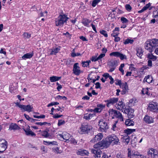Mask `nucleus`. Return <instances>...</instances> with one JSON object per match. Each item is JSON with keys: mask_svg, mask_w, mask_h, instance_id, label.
I'll return each mask as SVG.
<instances>
[{"mask_svg": "<svg viewBox=\"0 0 158 158\" xmlns=\"http://www.w3.org/2000/svg\"><path fill=\"white\" fill-rule=\"evenodd\" d=\"M111 143H112V145L120 144L118 139L114 135L108 136L105 139H103L101 142L94 145V147L96 148L102 147L107 148Z\"/></svg>", "mask_w": 158, "mask_h": 158, "instance_id": "obj_1", "label": "nucleus"}, {"mask_svg": "<svg viewBox=\"0 0 158 158\" xmlns=\"http://www.w3.org/2000/svg\"><path fill=\"white\" fill-rule=\"evenodd\" d=\"M65 15H60L55 20V24L57 26L62 27L65 23H66L68 19Z\"/></svg>", "mask_w": 158, "mask_h": 158, "instance_id": "obj_2", "label": "nucleus"}, {"mask_svg": "<svg viewBox=\"0 0 158 158\" xmlns=\"http://www.w3.org/2000/svg\"><path fill=\"white\" fill-rule=\"evenodd\" d=\"M92 129V127L91 126L88 124H84L80 127L78 131L81 134H87Z\"/></svg>", "mask_w": 158, "mask_h": 158, "instance_id": "obj_3", "label": "nucleus"}, {"mask_svg": "<svg viewBox=\"0 0 158 158\" xmlns=\"http://www.w3.org/2000/svg\"><path fill=\"white\" fill-rule=\"evenodd\" d=\"M16 106H18L23 111H27L30 112L33 111V107L32 105H22L20 104L19 102H16L15 103Z\"/></svg>", "mask_w": 158, "mask_h": 158, "instance_id": "obj_4", "label": "nucleus"}, {"mask_svg": "<svg viewBox=\"0 0 158 158\" xmlns=\"http://www.w3.org/2000/svg\"><path fill=\"white\" fill-rule=\"evenodd\" d=\"M103 147L100 148H94L95 149H92L91 150V152L93 154V158H100L101 155H102V153L100 150V149H102Z\"/></svg>", "mask_w": 158, "mask_h": 158, "instance_id": "obj_5", "label": "nucleus"}, {"mask_svg": "<svg viewBox=\"0 0 158 158\" xmlns=\"http://www.w3.org/2000/svg\"><path fill=\"white\" fill-rule=\"evenodd\" d=\"M98 125L100 126L101 130L102 131H105L109 128L107 123L103 119L100 120L98 122Z\"/></svg>", "mask_w": 158, "mask_h": 158, "instance_id": "obj_6", "label": "nucleus"}, {"mask_svg": "<svg viewBox=\"0 0 158 158\" xmlns=\"http://www.w3.org/2000/svg\"><path fill=\"white\" fill-rule=\"evenodd\" d=\"M7 142L3 139H0V153L4 151L7 148Z\"/></svg>", "mask_w": 158, "mask_h": 158, "instance_id": "obj_7", "label": "nucleus"}, {"mask_svg": "<svg viewBox=\"0 0 158 158\" xmlns=\"http://www.w3.org/2000/svg\"><path fill=\"white\" fill-rule=\"evenodd\" d=\"M110 56H114L119 57L121 60H123L124 59H126V56L123 54L118 52H113L110 54Z\"/></svg>", "mask_w": 158, "mask_h": 158, "instance_id": "obj_8", "label": "nucleus"}, {"mask_svg": "<svg viewBox=\"0 0 158 158\" xmlns=\"http://www.w3.org/2000/svg\"><path fill=\"white\" fill-rule=\"evenodd\" d=\"M134 110L130 107H128L125 110V113L127 114L129 118H131L134 117L135 116L134 114Z\"/></svg>", "mask_w": 158, "mask_h": 158, "instance_id": "obj_9", "label": "nucleus"}, {"mask_svg": "<svg viewBox=\"0 0 158 158\" xmlns=\"http://www.w3.org/2000/svg\"><path fill=\"white\" fill-rule=\"evenodd\" d=\"M78 63H75L73 66V72L74 74L77 76H78L82 72L80 69V67L78 66Z\"/></svg>", "mask_w": 158, "mask_h": 158, "instance_id": "obj_10", "label": "nucleus"}, {"mask_svg": "<svg viewBox=\"0 0 158 158\" xmlns=\"http://www.w3.org/2000/svg\"><path fill=\"white\" fill-rule=\"evenodd\" d=\"M149 41L153 50L156 47L158 46V39L156 38L152 39L149 40Z\"/></svg>", "mask_w": 158, "mask_h": 158, "instance_id": "obj_11", "label": "nucleus"}, {"mask_svg": "<svg viewBox=\"0 0 158 158\" xmlns=\"http://www.w3.org/2000/svg\"><path fill=\"white\" fill-rule=\"evenodd\" d=\"M118 98H114L106 100L105 102L107 103L106 106L107 107H109V104H114L118 101Z\"/></svg>", "mask_w": 158, "mask_h": 158, "instance_id": "obj_12", "label": "nucleus"}, {"mask_svg": "<svg viewBox=\"0 0 158 158\" xmlns=\"http://www.w3.org/2000/svg\"><path fill=\"white\" fill-rule=\"evenodd\" d=\"M103 137V135L102 133H100L95 136V137L91 140L90 142L94 143L100 140Z\"/></svg>", "mask_w": 158, "mask_h": 158, "instance_id": "obj_13", "label": "nucleus"}, {"mask_svg": "<svg viewBox=\"0 0 158 158\" xmlns=\"http://www.w3.org/2000/svg\"><path fill=\"white\" fill-rule=\"evenodd\" d=\"M128 157L129 158H136V156H141L142 155H140L139 153L136 152H132V153L131 154V152L129 151L128 153ZM137 158H139V157H137Z\"/></svg>", "mask_w": 158, "mask_h": 158, "instance_id": "obj_14", "label": "nucleus"}, {"mask_svg": "<svg viewBox=\"0 0 158 158\" xmlns=\"http://www.w3.org/2000/svg\"><path fill=\"white\" fill-rule=\"evenodd\" d=\"M60 137L62 138L64 140H65L66 142H69V140L70 138V135L66 132H64L62 134L60 135Z\"/></svg>", "mask_w": 158, "mask_h": 158, "instance_id": "obj_15", "label": "nucleus"}, {"mask_svg": "<svg viewBox=\"0 0 158 158\" xmlns=\"http://www.w3.org/2000/svg\"><path fill=\"white\" fill-rule=\"evenodd\" d=\"M145 48L150 52H152L153 51L149 40H147L145 43Z\"/></svg>", "mask_w": 158, "mask_h": 158, "instance_id": "obj_16", "label": "nucleus"}, {"mask_svg": "<svg viewBox=\"0 0 158 158\" xmlns=\"http://www.w3.org/2000/svg\"><path fill=\"white\" fill-rule=\"evenodd\" d=\"M148 108L150 110L156 112L158 110V105L156 103L150 104Z\"/></svg>", "mask_w": 158, "mask_h": 158, "instance_id": "obj_17", "label": "nucleus"}, {"mask_svg": "<svg viewBox=\"0 0 158 158\" xmlns=\"http://www.w3.org/2000/svg\"><path fill=\"white\" fill-rule=\"evenodd\" d=\"M143 121L146 123L150 124L154 122L153 119L151 117L146 115L143 118Z\"/></svg>", "mask_w": 158, "mask_h": 158, "instance_id": "obj_18", "label": "nucleus"}, {"mask_svg": "<svg viewBox=\"0 0 158 158\" xmlns=\"http://www.w3.org/2000/svg\"><path fill=\"white\" fill-rule=\"evenodd\" d=\"M89 153L88 151L85 150L79 149L77 152V155L82 156L87 155Z\"/></svg>", "mask_w": 158, "mask_h": 158, "instance_id": "obj_19", "label": "nucleus"}, {"mask_svg": "<svg viewBox=\"0 0 158 158\" xmlns=\"http://www.w3.org/2000/svg\"><path fill=\"white\" fill-rule=\"evenodd\" d=\"M81 22L84 26L89 27V23L91 22V21L87 18H83L81 20Z\"/></svg>", "mask_w": 158, "mask_h": 158, "instance_id": "obj_20", "label": "nucleus"}, {"mask_svg": "<svg viewBox=\"0 0 158 158\" xmlns=\"http://www.w3.org/2000/svg\"><path fill=\"white\" fill-rule=\"evenodd\" d=\"M122 87L123 88V90L121 91L122 94H125L127 92L128 86L127 82L123 84L122 85Z\"/></svg>", "mask_w": 158, "mask_h": 158, "instance_id": "obj_21", "label": "nucleus"}, {"mask_svg": "<svg viewBox=\"0 0 158 158\" xmlns=\"http://www.w3.org/2000/svg\"><path fill=\"white\" fill-rule=\"evenodd\" d=\"M136 55L137 56L140 58L143 55V50L142 48L139 47L136 49Z\"/></svg>", "mask_w": 158, "mask_h": 158, "instance_id": "obj_22", "label": "nucleus"}, {"mask_svg": "<svg viewBox=\"0 0 158 158\" xmlns=\"http://www.w3.org/2000/svg\"><path fill=\"white\" fill-rule=\"evenodd\" d=\"M19 128V126L16 123H11L9 126V130H16Z\"/></svg>", "mask_w": 158, "mask_h": 158, "instance_id": "obj_23", "label": "nucleus"}, {"mask_svg": "<svg viewBox=\"0 0 158 158\" xmlns=\"http://www.w3.org/2000/svg\"><path fill=\"white\" fill-rule=\"evenodd\" d=\"M61 78V77L53 76L50 77V80L51 82H54L59 81Z\"/></svg>", "mask_w": 158, "mask_h": 158, "instance_id": "obj_24", "label": "nucleus"}, {"mask_svg": "<svg viewBox=\"0 0 158 158\" xmlns=\"http://www.w3.org/2000/svg\"><path fill=\"white\" fill-rule=\"evenodd\" d=\"M153 80L151 76L150 75L146 76L144 78L143 81L150 83L152 82Z\"/></svg>", "mask_w": 158, "mask_h": 158, "instance_id": "obj_25", "label": "nucleus"}, {"mask_svg": "<svg viewBox=\"0 0 158 158\" xmlns=\"http://www.w3.org/2000/svg\"><path fill=\"white\" fill-rule=\"evenodd\" d=\"M24 131L26 133V135H31V136H35L36 135V134L30 130V129H29L26 130L24 129Z\"/></svg>", "mask_w": 158, "mask_h": 158, "instance_id": "obj_26", "label": "nucleus"}, {"mask_svg": "<svg viewBox=\"0 0 158 158\" xmlns=\"http://www.w3.org/2000/svg\"><path fill=\"white\" fill-rule=\"evenodd\" d=\"M125 104L122 101L119 102V103L116 106L117 109L120 110H122Z\"/></svg>", "mask_w": 158, "mask_h": 158, "instance_id": "obj_27", "label": "nucleus"}, {"mask_svg": "<svg viewBox=\"0 0 158 158\" xmlns=\"http://www.w3.org/2000/svg\"><path fill=\"white\" fill-rule=\"evenodd\" d=\"M150 6L151 3H149L148 4H147L145 6H144L143 8L141 10H139L138 11V13H142L144 11L147 10L148 8H149Z\"/></svg>", "mask_w": 158, "mask_h": 158, "instance_id": "obj_28", "label": "nucleus"}, {"mask_svg": "<svg viewBox=\"0 0 158 158\" xmlns=\"http://www.w3.org/2000/svg\"><path fill=\"white\" fill-rule=\"evenodd\" d=\"M115 113L114 116L120 119L121 121H123V117L122 114L119 111L116 110V112Z\"/></svg>", "mask_w": 158, "mask_h": 158, "instance_id": "obj_29", "label": "nucleus"}, {"mask_svg": "<svg viewBox=\"0 0 158 158\" xmlns=\"http://www.w3.org/2000/svg\"><path fill=\"white\" fill-rule=\"evenodd\" d=\"M129 118L126 120L125 124L127 126H133L134 125V121Z\"/></svg>", "mask_w": 158, "mask_h": 158, "instance_id": "obj_30", "label": "nucleus"}, {"mask_svg": "<svg viewBox=\"0 0 158 158\" xmlns=\"http://www.w3.org/2000/svg\"><path fill=\"white\" fill-rule=\"evenodd\" d=\"M95 116V114H86L84 116V118L86 120L90 119Z\"/></svg>", "mask_w": 158, "mask_h": 158, "instance_id": "obj_31", "label": "nucleus"}, {"mask_svg": "<svg viewBox=\"0 0 158 158\" xmlns=\"http://www.w3.org/2000/svg\"><path fill=\"white\" fill-rule=\"evenodd\" d=\"M60 50V49L58 48H53L52 49V51L50 53V55H56Z\"/></svg>", "mask_w": 158, "mask_h": 158, "instance_id": "obj_32", "label": "nucleus"}, {"mask_svg": "<svg viewBox=\"0 0 158 158\" xmlns=\"http://www.w3.org/2000/svg\"><path fill=\"white\" fill-rule=\"evenodd\" d=\"M116 62L114 60H111L108 62V64L109 65L112 67L116 66L115 65L116 64Z\"/></svg>", "mask_w": 158, "mask_h": 158, "instance_id": "obj_33", "label": "nucleus"}, {"mask_svg": "<svg viewBox=\"0 0 158 158\" xmlns=\"http://www.w3.org/2000/svg\"><path fill=\"white\" fill-rule=\"evenodd\" d=\"M41 135L45 138H50V134L48 133V132L46 131H42L41 133Z\"/></svg>", "mask_w": 158, "mask_h": 158, "instance_id": "obj_34", "label": "nucleus"}, {"mask_svg": "<svg viewBox=\"0 0 158 158\" xmlns=\"http://www.w3.org/2000/svg\"><path fill=\"white\" fill-rule=\"evenodd\" d=\"M33 56V53H28L25 54L22 57V58L24 59L31 58Z\"/></svg>", "mask_w": 158, "mask_h": 158, "instance_id": "obj_35", "label": "nucleus"}, {"mask_svg": "<svg viewBox=\"0 0 158 158\" xmlns=\"http://www.w3.org/2000/svg\"><path fill=\"white\" fill-rule=\"evenodd\" d=\"M115 33H113L111 34V36H113L115 37L114 41L115 42H117L120 41V38L119 37L117 36L118 35V34L117 33H116L115 34Z\"/></svg>", "mask_w": 158, "mask_h": 158, "instance_id": "obj_36", "label": "nucleus"}, {"mask_svg": "<svg viewBox=\"0 0 158 158\" xmlns=\"http://www.w3.org/2000/svg\"><path fill=\"white\" fill-rule=\"evenodd\" d=\"M135 131V129H127L125 130L124 131L127 135H129L131 134Z\"/></svg>", "mask_w": 158, "mask_h": 158, "instance_id": "obj_37", "label": "nucleus"}, {"mask_svg": "<svg viewBox=\"0 0 158 158\" xmlns=\"http://www.w3.org/2000/svg\"><path fill=\"white\" fill-rule=\"evenodd\" d=\"M123 141L126 143L127 144H128L130 140V137L127 135L126 136H124L123 137Z\"/></svg>", "mask_w": 158, "mask_h": 158, "instance_id": "obj_38", "label": "nucleus"}, {"mask_svg": "<svg viewBox=\"0 0 158 158\" xmlns=\"http://www.w3.org/2000/svg\"><path fill=\"white\" fill-rule=\"evenodd\" d=\"M147 55L148 57L150 59L152 60L153 61H155L156 60V57L153 55L152 54H149Z\"/></svg>", "mask_w": 158, "mask_h": 158, "instance_id": "obj_39", "label": "nucleus"}, {"mask_svg": "<svg viewBox=\"0 0 158 158\" xmlns=\"http://www.w3.org/2000/svg\"><path fill=\"white\" fill-rule=\"evenodd\" d=\"M134 40H133L127 39L123 42V44H132Z\"/></svg>", "mask_w": 158, "mask_h": 158, "instance_id": "obj_40", "label": "nucleus"}, {"mask_svg": "<svg viewBox=\"0 0 158 158\" xmlns=\"http://www.w3.org/2000/svg\"><path fill=\"white\" fill-rule=\"evenodd\" d=\"M72 52L71 53V56L73 57H75L76 56H79L81 55V54L79 53H76L75 52V49H73L72 51Z\"/></svg>", "mask_w": 158, "mask_h": 158, "instance_id": "obj_41", "label": "nucleus"}, {"mask_svg": "<svg viewBox=\"0 0 158 158\" xmlns=\"http://www.w3.org/2000/svg\"><path fill=\"white\" fill-rule=\"evenodd\" d=\"M148 88L143 89L141 91V94H147L148 95L149 94L148 91Z\"/></svg>", "mask_w": 158, "mask_h": 158, "instance_id": "obj_42", "label": "nucleus"}, {"mask_svg": "<svg viewBox=\"0 0 158 158\" xmlns=\"http://www.w3.org/2000/svg\"><path fill=\"white\" fill-rule=\"evenodd\" d=\"M154 151V149L152 148L151 149L148 151V154L149 156L151 157V158L153 157V152Z\"/></svg>", "mask_w": 158, "mask_h": 158, "instance_id": "obj_43", "label": "nucleus"}, {"mask_svg": "<svg viewBox=\"0 0 158 158\" xmlns=\"http://www.w3.org/2000/svg\"><path fill=\"white\" fill-rule=\"evenodd\" d=\"M101 0H94L93 1L92 3V6L93 7H95L96 5L101 1Z\"/></svg>", "mask_w": 158, "mask_h": 158, "instance_id": "obj_44", "label": "nucleus"}, {"mask_svg": "<svg viewBox=\"0 0 158 158\" xmlns=\"http://www.w3.org/2000/svg\"><path fill=\"white\" fill-rule=\"evenodd\" d=\"M121 20L123 23H126L128 22V20L124 17L121 18Z\"/></svg>", "mask_w": 158, "mask_h": 158, "instance_id": "obj_45", "label": "nucleus"}, {"mask_svg": "<svg viewBox=\"0 0 158 158\" xmlns=\"http://www.w3.org/2000/svg\"><path fill=\"white\" fill-rule=\"evenodd\" d=\"M69 142H70L71 143L74 144H76L77 143V142L76 141L75 139L72 137L71 136L70 137V138L69 140Z\"/></svg>", "mask_w": 158, "mask_h": 158, "instance_id": "obj_46", "label": "nucleus"}, {"mask_svg": "<svg viewBox=\"0 0 158 158\" xmlns=\"http://www.w3.org/2000/svg\"><path fill=\"white\" fill-rule=\"evenodd\" d=\"M56 99H64L65 100H67V98L65 97V96H62L60 95H58L56 98Z\"/></svg>", "mask_w": 158, "mask_h": 158, "instance_id": "obj_47", "label": "nucleus"}, {"mask_svg": "<svg viewBox=\"0 0 158 158\" xmlns=\"http://www.w3.org/2000/svg\"><path fill=\"white\" fill-rule=\"evenodd\" d=\"M65 122L64 120L62 119L59 120L58 123V125L59 126L65 123Z\"/></svg>", "mask_w": 158, "mask_h": 158, "instance_id": "obj_48", "label": "nucleus"}, {"mask_svg": "<svg viewBox=\"0 0 158 158\" xmlns=\"http://www.w3.org/2000/svg\"><path fill=\"white\" fill-rule=\"evenodd\" d=\"M100 32L101 34L104 35L105 37H107L108 36L107 34L106 31L102 30L100 31Z\"/></svg>", "mask_w": 158, "mask_h": 158, "instance_id": "obj_49", "label": "nucleus"}, {"mask_svg": "<svg viewBox=\"0 0 158 158\" xmlns=\"http://www.w3.org/2000/svg\"><path fill=\"white\" fill-rule=\"evenodd\" d=\"M125 8L128 11H130L131 10V7L129 4H126L125 5Z\"/></svg>", "mask_w": 158, "mask_h": 158, "instance_id": "obj_50", "label": "nucleus"}, {"mask_svg": "<svg viewBox=\"0 0 158 158\" xmlns=\"http://www.w3.org/2000/svg\"><path fill=\"white\" fill-rule=\"evenodd\" d=\"M59 104V103L56 102H53L50 103L48 105V107H50L54 105H57Z\"/></svg>", "mask_w": 158, "mask_h": 158, "instance_id": "obj_51", "label": "nucleus"}, {"mask_svg": "<svg viewBox=\"0 0 158 158\" xmlns=\"http://www.w3.org/2000/svg\"><path fill=\"white\" fill-rule=\"evenodd\" d=\"M116 112V110H114L113 109H111L109 111V113L110 115H112L114 114V115L115 114V112Z\"/></svg>", "mask_w": 158, "mask_h": 158, "instance_id": "obj_52", "label": "nucleus"}, {"mask_svg": "<svg viewBox=\"0 0 158 158\" xmlns=\"http://www.w3.org/2000/svg\"><path fill=\"white\" fill-rule=\"evenodd\" d=\"M48 123L46 122H44L43 123L42 122H36L35 123V124L37 125H39L40 126L45 125L46 124Z\"/></svg>", "mask_w": 158, "mask_h": 158, "instance_id": "obj_53", "label": "nucleus"}, {"mask_svg": "<svg viewBox=\"0 0 158 158\" xmlns=\"http://www.w3.org/2000/svg\"><path fill=\"white\" fill-rule=\"evenodd\" d=\"M110 156H108L105 153H103L102 154V156L101 158H110Z\"/></svg>", "mask_w": 158, "mask_h": 158, "instance_id": "obj_54", "label": "nucleus"}, {"mask_svg": "<svg viewBox=\"0 0 158 158\" xmlns=\"http://www.w3.org/2000/svg\"><path fill=\"white\" fill-rule=\"evenodd\" d=\"M23 35L24 37L26 38H29L31 37V35L27 32L24 33L23 34Z\"/></svg>", "mask_w": 158, "mask_h": 158, "instance_id": "obj_55", "label": "nucleus"}, {"mask_svg": "<svg viewBox=\"0 0 158 158\" xmlns=\"http://www.w3.org/2000/svg\"><path fill=\"white\" fill-rule=\"evenodd\" d=\"M101 109H100L98 107L95 108L94 110V111L95 112H100L101 111Z\"/></svg>", "mask_w": 158, "mask_h": 158, "instance_id": "obj_56", "label": "nucleus"}, {"mask_svg": "<svg viewBox=\"0 0 158 158\" xmlns=\"http://www.w3.org/2000/svg\"><path fill=\"white\" fill-rule=\"evenodd\" d=\"M96 85L95 88L96 89H101L100 84L99 82H97L96 83H94Z\"/></svg>", "mask_w": 158, "mask_h": 158, "instance_id": "obj_57", "label": "nucleus"}, {"mask_svg": "<svg viewBox=\"0 0 158 158\" xmlns=\"http://www.w3.org/2000/svg\"><path fill=\"white\" fill-rule=\"evenodd\" d=\"M62 116V115H58V114H56L53 115V117L54 118H57L61 117Z\"/></svg>", "mask_w": 158, "mask_h": 158, "instance_id": "obj_58", "label": "nucleus"}, {"mask_svg": "<svg viewBox=\"0 0 158 158\" xmlns=\"http://www.w3.org/2000/svg\"><path fill=\"white\" fill-rule=\"evenodd\" d=\"M82 64L83 67H87L89 66L88 62L86 61L82 62Z\"/></svg>", "mask_w": 158, "mask_h": 158, "instance_id": "obj_59", "label": "nucleus"}, {"mask_svg": "<svg viewBox=\"0 0 158 158\" xmlns=\"http://www.w3.org/2000/svg\"><path fill=\"white\" fill-rule=\"evenodd\" d=\"M105 56V54L104 53L101 54L97 58L98 60L101 59L103 57Z\"/></svg>", "mask_w": 158, "mask_h": 158, "instance_id": "obj_60", "label": "nucleus"}, {"mask_svg": "<svg viewBox=\"0 0 158 158\" xmlns=\"http://www.w3.org/2000/svg\"><path fill=\"white\" fill-rule=\"evenodd\" d=\"M91 61H96L98 60L97 57L95 56H93L91 59Z\"/></svg>", "mask_w": 158, "mask_h": 158, "instance_id": "obj_61", "label": "nucleus"}, {"mask_svg": "<svg viewBox=\"0 0 158 158\" xmlns=\"http://www.w3.org/2000/svg\"><path fill=\"white\" fill-rule=\"evenodd\" d=\"M109 78L110 80V83L111 84H112L114 82V79L111 76H109Z\"/></svg>", "mask_w": 158, "mask_h": 158, "instance_id": "obj_62", "label": "nucleus"}, {"mask_svg": "<svg viewBox=\"0 0 158 158\" xmlns=\"http://www.w3.org/2000/svg\"><path fill=\"white\" fill-rule=\"evenodd\" d=\"M158 16V12H154L153 13V17L154 18H156Z\"/></svg>", "mask_w": 158, "mask_h": 158, "instance_id": "obj_63", "label": "nucleus"}, {"mask_svg": "<svg viewBox=\"0 0 158 158\" xmlns=\"http://www.w3.org/2000/svg\"><path fill=\"white\" fill-rule=\"evenodd\" d=\"M90 98L87 95H85L82 98V99L84 100H88Z\"/></svg>", "mask_w": 158, "mask_h": 158, "instance_id": "obj_64", "label": "nucleus"}]
</instances>
